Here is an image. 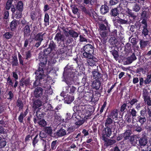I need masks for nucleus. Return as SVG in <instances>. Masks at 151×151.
Listing matches in <instances>:
<instances>
[{
  "label": "nucleus",
  "mask_w": 151,
  "mask_h": 151,
  "mask_svg": "<svg viewBox=\"0 0 151 151\" xmlns=\"http://www.w3.org/2000/svg\"><path fill=\"white\" fill-rule=\"evenodd\" d=\"M68 34H69L70 37H73V38H76L79 36V34L76 32L74 31L73 30H68Z\"/></svg>",
  "instance_id": "46"
},
{
  "label": "nucleus",
  "mask_w": 151,
  "mask_h": 151,
  "mask_svg": "<svg viewBox=\"0 0 151 151\" xmlns=\"http://www.w3.org/2000/svg\"><path fill=\"white\" fill-rule=\"evenodd\" d=\"M81 52L83 53L82 57L88 59L91 54L94 52V47L91 44H87L83 46L81 49Z\"/></svg>",
  "instance_id": "4"
},
{
  "label": "nucleus",
  "mask_w": 151,
  "mask_h": 151,
  "mask_svg": "<svg viewBox=\"0 0 151 151\" xmlns=\"http://www.w3.org/2000/svg\"><path fill=\"white\" fill-rule=\"evenodd\" d=\"M105 127L104 128L102 134L103 140H104V137L108 138V137H110L111 134H112V129L108 127V126L105 125Z\"/></svg>",
  "instance_id": "11"
},
{
  "label": "nucleus",
  "mask_w": 151,
  "mask_h": 151,
  "mask_svg": "<svg viewBox=\"0 0 151 151\" xmlns=\"http://www.w3.org/2000/svg\"><path fill=\"white\" fill-rule=\"evenodd\" d=\"M66 134V131L63 128H61L60 129L58 130L56 132V135L58 137L64 136Z\"/></svg>",
  "instance_id": "34"
},
{
  "label": "nucleus",
  "mask_w": 151,
  "mask_h": 151,
  "mask_svg": "<svg viewBox=\"0 0 151 151\" xmlns=\"http://www.w3.org/2000/svg\"><path fill=\"white\" fill-rule=\"evenodd\" d=\"M119 9L117 8L111 9L110 14L111 16L112 17H116L119 14Z\"/></svg>",
  "instance_id": "37"
},
{
  "label": "nucleus",
  "mask_w": 151,
  "mask_h": 151,
  "mask_svg": "<svg viewBox=\"0 0 151 151\" xmlns=\"http://www.w3.org/2000/svg\"><path fill=\"white\" fill-rule=\"evenodd\" d=\"M77 105L74 106L73 108V109L74 112H75L76 113L78 112V115H80V112L81 113L80 106L79 104H77Z\"/></svg>",
  "instance_id": "59"
},
{
  "label": "nucleus",
  "mask_w": 151,
  "mask_h": 151,
  "mask_svg": "<svg viewBox=\"0 0 151 151\" xmlns=\"http://www.w3.org/2000/svg\"><path fill=\"white\" fill-rule=\"evenodd\" d=\"M42 104V101L39 99H36L34 101L32 104V107L34 110L39 108Z\"/></svg>",
  "instance_id": "29"
},
{
  "label": "nucleus",
  "mask_w": 151,
  "mask_h": 151,
  "mask_svg": "<svg viewBox=\"0 0 151 151\" xmlns=\"http://www.w3.org/2000/svg\"><path fill=\"white\" fill-rule=\"evenodd\" d=\"M142 26L143 29H142V35L146 37L147 35H148L149 31L147 29V23L146 22V24H143Z\"/></svg>",
  "instance_id": "35"
},
{
  "label": "nucleus",
  "mask_w": 151,
  "mask_h": 151,
  "mask_svg": "<svg viewBox=\"0 0 151 151\" xmlns=\"http://www.w3.org/2000/svg\"><path fill=\"white\" fill-rule=\"evenodd\" d=\"M114 124V123H113V121L112 119H111L109 113L107 116V118L106 119L105 121V125L108 126V127H109L110 128L112 129Z\"/></svg>",
  "instance_id": "23"
},
{
  "label": "nucleus",
  "mask_w": 151,
  "mask_h": 151,
  "mask_svg": "<svg viewBox=\"0 0 151 151\" xmlns=\"http://www.w3.org/2000/svg\"><path fill=\"white\" fill-rule=\"evenodd\" d=\"M42 103H44L43 104L44 106L45 107L47 103L48 100V96L47 95L42 96V98L41 99Z\"/></svg>",
  "instance_id": "62"
},
{
  "label": "nucleus",
  "mask_w": 151,
  "mask_h": 151,
  "mask_svg": "<svg viewBox=\"0 0 151 151\" xmlns=\"http://www.w3.org/2000/svg\"><path fill=\"white\" fill-rule=\"evenodd\" d=\"M12 61L11 64L12 67H15V66H18L19 64L17 55H15L14 56H12Z\"/></svg>",
  "instance_id": "33"
},
{
  "label": "nucleus",
  "mask_w": 151,
  "mask_h": 151,
  "mask_svg": "<svg viewBox=\"0 0 151 151\" xmlns=\"http://www.w3.org/2000/svg\"><path fill=\"white\" fill-rule=\"evenodd\" d=\"M109 42L111 44H115L117 43V40L114 36H111L109 39Z\"/></svg>",
  "instance_id": "58"
},
{
  "label": "nucleus",
  "mask_w": 151,
  "mask_h": 151,
  "mask_svg": "<svg viewBox=\"0 0 151 151\" xmlns=\"http://www.w3.org/2000/svg\"><path fill=\"white\" fill-rule=\"evenodd\" d=\"M15 7L13 5L11 8V11L12 14L15 13L16 10H17L22 13L23 10L24 4L22 1H19L15 5Z\"/></svg>",
  "instance_id": "8"
},
{
  "label": "nucleus",
  "mask_w": 151,
  "mask_h": 151,
  "mask_svg": "<svg viewBox=\"0 0 151 151\" xmlns=\"http://www.w3.org/2000/svg\"><path fill=\"white\" fill-rule=\"evenodd\" d=\"M54 40L56 42L59 47H64L67 45L66 39L64 35L58 32L55 35Z\"/></svg>",
  "instance_id": "6"
},
{
  "label": "nucleus",
  "mask_w": 151,
  "mask_h": 151,
  "mask_svg": "<svg viewBox=\"0 0 151 151\" xmlns=\"http://www.w3.org/2000/svg\"><path fill=\"white\" fill-rule=\"evenodd\" d=\"M76 128V125H75L71 126L70 127L68 128L67 129V131L68 132L67 134H71L72 132L75 131Z\"/></svg>",
  "instance_id": "50"
},
{
  "label": "nucleus",
  "mask_w": 151,
  "mask_h": 151,
  "mask_svg": "<svg viewBox=\"0 0 151 151\" xmlns=\"http://www.w3.org/2000/svg\"><path fill=\"white\" fill-rule=\"evenodd\" d=\"M129 141L133 145H136L137 143V139L134 136H130Z\"/></svg>",
  "instance_id": "54"
},
{
  "label": "nucleus",
  "mask_w": 151,
  "mask_h": 151,
  "mask_svg": "<svg viewBox=\"0 0 151 151\" xmlns=\"http://www.w3.org/2000/svg\"><path fill=\"white\" fill-rule=\"evenodd\" d=\"M31 139L32 145L34 147H35L36 144L39 141L38 134H36L35 136L34 134L31 135Z\"/></svg>",
  "instance_id": "28"
},
{
  "label": "nucleus",
  "mask_w": 151,
  "mask_h": 151,
  "mask_svg": "<svg viewBox=\"0 0 151 151\" xmlns=\"http://www.w3.org/2000/svg\"><path fill=\"white\" fill-rule=\"evenodd\" d=\"M19 82V86L18 87V88H20V86L23 87H24V86L26 87H30L32 83L29 78L25 79L23 78H22L20 80Z\"/></svg>",
  "instance_id": "14"
},
{
  "label": "nucleus",
  "mask_w": 151,
  "mask_h": 151,
  "mask_svg": "<svg viewBox=\"0 0 151 151\" xmlns=\"http://www.w3.org/2000/svg\"><path fill=\"white\" fill-rule=\"evenodd\" d=\"M108 31V30H107L102 32H100V34L101 37L100 39L102 44H104L106 43L107 39Z\"/></svg>",
  "instance_id": "18"
},
{
  "label": "nucleus",
  "mask_w": 151,
  "mask_h": 151,
  "mask_svg": "<svg viewBox=\"0 0 151 151\" xmlns=\"http://www.w3.org/2000/svg\"><path fill=\"white\" fill-rule=\"evenodd\" d=\"M22 30L23 32L24 39L25 38L29 37L31 34V31L29 25H26L24 27L22 28Z\"/></svg>",
  "instance_id": "19"
},
{
  "label": "nucleus",
  "mask_w": 151,
  "mask_h": 151,
  "mask_svg": "<svg viewBox=\"0 0 151 151\" xmlns=\"http://www.w3.org/2000/svg\"><path fill=\"white\" fill-rule=\"evenodd\" d=\"M111 54L113 55L114 58L116 60H117L119 57L118 52L115 50H113L110 51Z\"/></svg>",
  "instance_id": "48"
},
{
  "label": "nucleus",
  "mask_w": 151,
  "mask_h": 151,
  "mask_svg": "<svg viewBox=\"0 0 151 151\" xmlns=\"http://www.w3.org/2000/svg\"><path fill=\"white\" fill-rule=\"evenodd\" d=\"M115 21H116L117 22L119 23V24H128V23H131V21L130 20L129 21L127 18H126V19H122L121 18L119 17H116L115 20L114 21V25H116V24H117V23L116 22H114Z\"/></svg>",
  "instance_id": "20"
},
{
  "label": "nucleus",
  "mask_w": 151,
  "mask_h": 151,
  "mask_svg": "<svg viewBox=\"0 0 151 151\" xmlns=\"http://www.w3.org/2000/svg\"><path fill=\"white\" fill-rule=\"evenodd\" d=\"M131 44L129 43H127L124 46V50L125 51L128 52V51H131Z\"/></svg>",
  "instance_id": "63"
},
{
  "label": "nucleus",
  "mask_w": 151,
  "mask_h": 151,
  "mask_svg": "<svg viewBox=\"0 0 151 151\" xmlns=\"http://www.w3.org/2000/svg\"><path fill=\"white\" fill-rule=\"evenodd\" d=\"M132 133L131 130L128 129L126 130L123 133V138L124 140H126L129 139L130 138V136Z\"/></svg>",
  "instance_id": "38"
},
{
  "label": "nucleus",
  "mask_w": 151,
  "mask_h": 151,
  "mask_svg": "<svg viewBox=\"0 0 151 151\" xmlns=\"http://www.w3.org/2000/svg\"><path fill=\"white\" fill-rule=\"evenodd\" d=\"M58 142L57 140L52 141L51 143V149L52 150L56 149L58 145Z\"/></svg>",
  "instance_id": "57"
},
{
  "label": "nucleus",
  "mask_w": 151,
  "mask_h": 151,
  "mask_svg": "<svg viewBox=\"0 0 151 151\" xmlns=\"http://www.w3.org/2000/svg\"><path fill=\"white\" fill-rule=\"evenodd\" d=\"M17 106L19 107V110H20L23 109V104L22 101L18 99L16 102Z\"/></svg>",
  "instance_id": "47"
},
{
  "label": "nucleus",
  "mask_w": 151,
  "mask_h": 151,
  "mask_svg": "<svg viewBox=\"0 0 151 151\" xmlns=\"http://www.w3.org/2000/svg\"><path fill=\"white\" fill-rule=\"evenodd\" d=\"M74 99V96L67 94L64 97V102L68 104H71Z\"/></svg>",
  "instance_id": "32"
},
{
  "label": "nucleus",
  "mask_w": 151,
  "mask_h": 151,
  "mask_svg": "<svg viewBox=\"0 0 151 151\" xmlns=\"http://www.w3.org/2000/svg\"><path fill=\"white\" fill-rule=\"evenodd\" d=\"M46 33L45 32L43 33L42 32H39L36 35L35 37V41H38L39 42H40V44H41L43 40V37Z\"/></svg>",
  "instance_id": "31"
},
{
  "label": "nucleus",
  "mask_w": 151,
  "mask_h": 151,
  "mask_svg": "<svg viewBox=\"0 0 151 151\" xmlns=\"http://www.w3.org/2000/svg\"><path fill=\"white\" fill-rule=\"evenodd\" d=\"M127 106V104H126V103H124L121 106L120 111L121 112H124L127 110V109L126 108Z\"/></svg>",
  "instance_id": "60"
},
{
  "label": "nucleus",
  "mask_w": 151,
  "mask_h": 151,
  "mask_svg": "<svg viewBox=\"0 0 151 151\" xmlns=\"http://www.w3.org/2000/svg\"><path fill=\"white\" fill-rule=\"evenodd\" d=\"M99 60L98 59L91 54V55L87 58V63L88 66H93L96 65V63Z\"/></svg>",
  "instance_id": "13"
},
{
  "label": "nucleus",
  "mask_w": 151,
  "mask_h": 151,
  "mask_svg": "<svg viewBox=\"0 0 151 151\" xmlns=\"http://www.w3.org/2000/svg\"><path fill=\"white\" fill-rule=\"evenodd\" d=\"M61 47L59 48L56 51L55 58H61L62 56H63L64 54L66 51V45H65L64 47Z\"/></svg>",
  "instance_id": "12"
},
{
  "label": "nucleus",
  "mask_w": 151,
  "mask_h": 151,
  "mask_svg": "<svg viewBox=\"0 0 151 151\" xmlns=\"http://www.w3.org/2000/svg\"><path fill=\"white\" fill-rule=\"evenodd\" d=\"M47 136V134H46L45 132H42V131H41L40 132L39 134V137L41 140L44 141V142H46V140L44 139H43V138H46Z\"/></svg>",
  "instance_id": "52"
},
{
  "label": "nucleus",
  "mask_w": 151,
  "mask_h": 151,
  "mask_svg": "<svg viewBox=\"0 0 151 151\" xmlns=\"http://www.w3.org/2000/svg\"><path fill=\"white\" fill-rule=\"evenodd\" d=\"M38 119H39V120L38 121V124L40 127H44L47 125V122L46 121L43 119H41L40 116L38 117Z\"/></svg>",
  "instance_id": "36"
},
{
  "label": "nucleus",
  "mask_w": 151,
  "mask_h": 151,
  "mask_svg": "<svg viewBox=\"0 0 151 151\" xmlns=\"http://www.w3.org/2000/svg\"><path fill=\"white\" fill-rule=\"evenodd\" d=\"M42 52L41 56L39 60L37 68L35 70V80L33 83V87L40 86L45 88H48L50 85L48 84L47 77L44 74V70L46 69V64L47 60L49 61L47 56H43Z\"/></svg>",
  "instance_id": "1"
},
{
  "label": "nucleus",
  "mask_w": 151,
  "mask_h": 151,
  "mask_svg": "<svg viewBox=\"0 0 151 151\" xmlns=\"http://www.w3.org/2000/svg\"><path fill=\"white\" fill-rule=\"evenodd\" d=\"M12 76L14 80H12L10 76H9L6 78L7 83L9 86L12 87L13 88H16L19 83V82L17 81L19 77L16 72H12Z\"/></svg>",
  "instance_id": "7"
},
{
  "label": "nucleus",
  "mask_w": 151,
  "mask_h": 151,
  "mask_svg": "<svg viewBox=\"0 0 151 151\" xmlns=\"http://www.w3.org/2000/svg\"><path fill=\"white\" fill-rule=\"evenodd\" d=\"M88 102L84 98L79 99L77 101V104H79L81 117L82 119H87L91 116L94 111V109L92 106L88 105Z\"/></svg>",
  "instance_id": "2"
},
{
  "label": "nucleus",
  "mask_w": 151,
  "mask_h": 151,
  "mask_svg": "<svg viewBox=\"0 0 151 151\" xmlns=\"http://www.w3.org/2000/svg\"><path fill=\"white\" fill-rule=\"evenodd\" d=\"M100 89H96V91H93L92 96L93 98H94L95 101H97L99 100L100 97L101 96V93L103 92V88L101 86Z\"/></svg>",
  "instance_id": "16"
},
{
  "label": "nucleus",
  "mask_w": 151,
  "mask_h": 151,
  "mask_svg": "<svg viewBox=\"0 0 151 151\" xmlns=\"http://www.w3.org/2000/svg\"><path fill=\"white\" fill-rule=\"evenodd\" d=\"M31 52V50L25 52V58L27 60H29V58H31L32 55Z\"/></svg>",
  "instance_id": "64"
},
{
  "label": "nucleus",
  "mask_w": 151,
  "mask_h": 151,
  "mask_svg": "<svg viewBox=\"0 0 151 151\" xmlns=\"http://www.w3.org/2000/svg\"><path fill=\"white\" fill-rule=\"evenodd\" d=\"M151 7L145 6L143 7L141 14V18L142 19V24H146L147 19L149 17L151 14Z\"/></svg>",
  "instance_id": "5"
},
{
  "label": "nucleus",
  "mask_w": 151,
  "mask_h": 151,
  "mask_svg": "<svg viewBox=\"0 0 151 151\" xmlns=\"http://www.w3.org/2000/svg\"><path fill=\"white\" fill-rule=\"evenodd\" d=\"M70 7L72 10V12L74 14H77L79 9L75 4H72L70 6Z\"/></svg>",
  "instance_id": "55"
},
{
  "label": "nucleus",
  "mask_w": 151,
  "mask_h": 151,
  "mask_svg": "<svg viewBox=\"0 0 151 151\" xmlns=\"http://www.w3.org/2000/svg\"><path fill=\"white\" fill-rule=\"evenodd\" d=\"M150 95L147 89H144L143 91V98L145 101L146 102Z\"/></svg>",
  "instance_id": "42"
},
{
  "label": "nucleus",
  "mask_w": 151,
  "mask_h": 151,
  "mask_svg": "<svg viewBox=\"0 0 151 151\" xmlns=\"http://www.w3.org/2000/svg\"><path fill=\"white\" fill-rule=\"evenodd\" d=\"M57 48L56 42L53 40L50 41L48 47L44 49L42 52L43 56H47L49 60H51L52 58H55Z\"/></svg>",
  "instance_id": "3"
},
{
  "label": "nucleus",
  "mask_w": 151,
  "mask_h": 151,
  "mask_svg": "<svg viewBox=\"0 0 151 151\" xmlns=\"http://www.w3.org/2000/svg\"><path fill=\"white\" fill-rule=\"evenodd\" d=\"M138 100L137 99V98H133L132 99L130 100L129 101V103L131 105V107H132L134 105H136L137 102H138Z\"/></svg>",
  "instance_id": "56"
},
{
  "label": "nucleus",
  "mask_w": 151,
  "mask_h": 151,
  "mask_svg": "<svg viewBox=\"0 0 151 151\" xmlns=\"http://www.w3.org/2000/svg\"><path fill=\"white\" fill-rule=\"evenodd\" d=\"M73 70V67L72 66H69L67 65L64 69V73L68 77L73 78L74 77V72Z\"/></svg>",
  "instance_id": "10"
},
{
  "label": "nucleus",
  "mask_w": 151,
  "mask_h": 151,
  "mask_svg": "<svg viewBox=\"0 0 151 151\" xmlns=\"http://www.w3.org/2000/svg\"><path fill=\"white\" fill-rule=\"evenodd\" d=\"M146 119L142 116L141 114L138 116L137 117V121L139 122L141 125H143L146 122Z\"/></svg>",
  "instance_id": "39"
},
{
  "label": "nucleus",
  "mask_w": 151,
  "mask_h": 151,
  "mask_svg": "<svg viewBox=\"0 0 151 151\" xmlns=\"http://www.w3.org/2000/svg\"><path fill=\"white\" fill-rule=\"evenodd\" d=\"M109 5V4L107 1H104V4L101 5L100 9L101 14H105L108 12L109 10L108 6Z\"/></svg>",
  "instance_id": "17"
},
{
  "label": "nucleus",
  "mask_w": 151,
  "mask_h": 151,
  "mask_svg": "<svg viewBox=\"0 0 151 151\" xmlns=\"http://www.w3.org/2000/svg\"><path fill=\"white\" fill-rule=\"evenodd\" d=\"M14 16L16 19H20L22 17V13L20 11L18 10H16Z\"/></svg>",
  "instance_id": "61"
},
{
  "label": "nucleus",
  "mask_w": 151,
  "mask_h": 151,
  "mask_svg": "<svg viewBox=\"0 0 151 151\" xmlns=\"http://www.w3.org/2000/svg\"><path fill=\"white\" fill-rule=\"evenodd\" d=\"M92 74L93 79L101 81L102 79V74L99 72L98 66H97L96 69H94L93 70Z\"/></svg>",
  "instance_id": "15"
},
{
  "label": "nucleus",
  "mask_w": 151,
  "mask_h": 151,
  "mask_svg": "<svg viewBox=\"0 0 151 151\" xmlns=\"http://www.w3.org/2000/svg\"><path fill=\"white\" fill-rule=\"evenodd\" d=\"M104 22L105 24L103 23H99V29L100 30V32L108 30L109 32H110V25L109 24L108 21L105 19L104 20Z\"/></svg>",
  "instance_id": "9"
},
{
  "label": "nucleus",
  "mask_w": 151,
  "mask_h": 151,
  "mask_svg": "<svg viewBox=\"0 0 151 151\" xmlns=\"http://www.w3.org/2000/svg\"><path fill=\"white\" fill-rule=\"evenodd\" d=\"M104 145L106 147H108L109 145H113L116 142V141L115 139H108L107 138L104 137Z\"/></svg>",
  "instance_id": "22"
},
{
  "label": "nucleus",
  "mask_w": 151,
  "mask_h": 151,
  "mask_svg": "<svg viewBox=\"0 0 151 151\" xmlns=\"http://www.w3.org/2000/svg\"><path fill=\"white\" fill-rule=\"evenodd\" d=\"M101 81L94 80H93L91 85L92 88L93 89H99L101 86Z\"/></svg>",
  "instance_id": "24"
},
{
  "label": "nucleus",
  "mask_w": 151,
  "mask_h": 151,
  "mask_svg": "<svg viewBox=\"0 0 151 151\" xmlns=\"http://www.w3.org/2000/svg\"><path fill=\"white\" fill-rule=\"evenodd\" d=\"M148 41H145L144 40H141L140 41L139 44L140 47L141 48H145L148 43Z\"/></svg>",
  "instance_id": "53"
},
{
  "label": "nucleus",
  "mask_w": 151,
  "mask_h": 151,
  "mask_svg": "<svg viewBox=\"0 0 151 151\" xmlns=\"http://www.w3.org/2000/svg\"><path fill=\"white\" fill-rule=\"evenodd\" d=\"M43 89L41 87H37L34 91V96L35 98H39L42 96Z\"/></svg>",
  "instance_id": "21"
},
{
  "label": "nucleus",
  "mask_w": 151,
  "mask_h": 151,
  "mask_svg": "<svg viewBox=\"0 0 151 151\" xmlns=\"http://www.w3.org/2000/svg\"><path fill=\"white\" fill-rule=\"evenodd\" d=\"M129 111L133 121L134 119L136 116H137V111L136 110H135V109L133 108L132 109L129 110Z\"/></svg>",
  "instance_id": "44"
},
{
  "label": "nucleus",
  "mask_w": 151,
  "mask_h": 151,
  "mask_svg": "<svg viewBox=\"0 0 151 151\" xmlns=\"http://www.w3.org/2000/svg\"><path fill=\"white\" fill-rule=\"evenodd\" d=\"M66 92H68L69 93L71 94V96H73L75 92L76 91V88L74 86H71V85H68L65 86Z\"/></svg>",
  "instance_id": "25"
},
{
  "label": "nucleus",
  "mask_w": 151,
  "mask_h": 151,
  "mask_svg": "<svg viewBox=\"0 0 151 151\" xmlns=\"http://www.w3.org/2000/svg\"><path fill=\"white\" fill-rule=\"evenodd\" d=\"M83 90V92L85 94L88 93L90 94V95H91V92L92 90H91V88H90L89 85L87 86H84Z\"/></svg>",
  "instance_id": "49"
},
{
  "label": "nucleus",
  "mask_w": 151,
  "mask_h": 151,
  "mask_svg": "<svg viewBox=\"0 0 151 151\" xmlns=\"http://www.w3.org/2000/svg\"><path fill=\"white\" fill-rule=\"evenodd\" d=\"M44 131L46 134L51 136L52 134V129L51 127H45L44 128Z\"/></svg>",
  "instance_id": "40"
},
{
  "label": "nucleus",
  "mask_w": 151,
  "mask_h": 151,
  "mask_svg": "<svg viewBox=\"0 0 151 151\" xmlns=\"http://www.w3.org/2000/svg\"><path fill=\"white\" fill-rule=\"evenodd\" d=\"M79 8L81 9V11L84 13L86 14H88L89 13V10L86 7L85 4H81L79 6Z\"/></svg>",
  "instance_id": "45"
},
{
  "label": "nucleus",
  "mask_w": 151,
  "mask_h": 151,
  "mask_svg": "<svg viewBox=\"0 0 151 151\" xmlns=\"http://www.w3.org/2000/svg\"><path fill=\"white\" fill-rule=\"evenodd\" d=\"M19 24V21L16 19H14L12 21L10 24V28L11 31L16 30Z\"/></svg>",
  "instance_id": "26"
},
{
  "label": "nucleus",
  "mask_w": 151,
  "mask_h": 151,
  "mask_svg": "<svg viewBox=\"0 0 151 151\" xmlns=\"http://www.w3.org/2000/svg\"><path fill=\"white\" fill-rule=\"evenodd\" d=\"M110 116L113 121L114 119H117L118 118V110L117 109H114L112 110L111 111L109 112Z\"/></svg>",
  "instance_id": "30"
},
{
  "label": "nucleus",
  "mask_w": 151,
  "mask_h": 151,
  "mask_svg": "<svg viewBox=\"0 0 151 151\" xmlns=\"http://www.w3.org/2000/svg\"><path fill=\"white\" fill-rule=\"evenodd\" d=\"M49 15L48 13L45 12V14L44 17V22H45L44 24L45 26L49 25Z\"/></svg>",
  "instance_id": "41"
},
{
  "label": "nucleus",
  "mask_w": 151,
  "mask_h": 151,
  "mask_svg": "<svg viewBox=\"0 0 151 151\" xmlns=\"http://www.w3.org/2000/svg\"><path fill=\"white\" fill-rule=\"evenodd\" d=\"M3 37L5 38V39H11L12 37L13 36V34L12 32H6V33L3 34Z\"/></svg>",
  "instance_id": "43"
},
{
  "label": "nucleus",
  "mask_w": 151,
  "mask_h": 151,
  "mask_svg": "<svg viewBox=\"0 0 151 151\" xmlns=\"http://www.w3.org/2000/svg\"><path fill=\"white\" fill-rule=\"evenodd\" d=\"M126 116H127L126 119L127 122L128 123H130V122H132V121H133L132 118L129 111H127V114Z\"/></svg>",
  "instance_id": "51"
},
{
  "label": "nucleus",
  "mask_w": 151,
  "mask_h": 151,
  "mask_svg": "<svg viewBox=\"0 0 151 151\" xmlns=\"http://www.w3.org/2000/svg\"><path fill=\"white\" fill-rule=\"evenodd\" d=\"M137 138L138 139V142L141 148H142V146H145L147 143V139L145 136H143L140 138L137 137Z\"/></svg>",
  "instance_id": "27"
}]
</instances>
